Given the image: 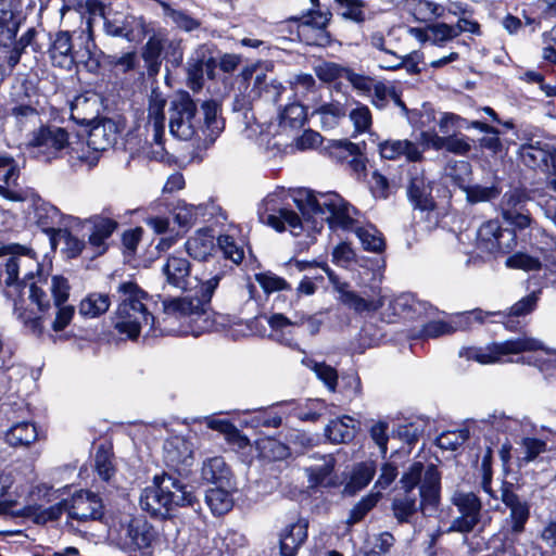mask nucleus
I'll use <instances>...</instances> for the list:
<instances>
[{
	"instance_id": "obj_57",
	"label": "nucleus",
	"mask_w": 556,
	"mask_h": 556,
	"mask_svg": "<svg viewBox=\"0 0 556 556\" xmlns=\"http://www.w3.org/2000/svg\"><path fill=\"white\" fill-rule=\"evenodd\" d=\"M429 31L433 45H443L459 35V29L445 23L430 25Z\"/></svg>"
},
{
	"instance_id": "obj_20",
	"label": "nucleus",
	"mask_w": 556,
	"mask_h": 556,
	"mask_svg": "<svg viewBox=\"0 0 556 556\" xmlns=\"http://www.w3.org/2000/svg\"><path fill=\"white\" fill-rule=\"evenodd\" d=\"M49 58L54 66L71 71L78 62L79 52L74 51L72 37L68 31H59L55 34L50 48Z\"/></svg>"
},
{
	"instance_id": "obj_13",
	"label": "nucleus",
	"mask_w": 556,
	"mask_h": 556,
	"mask_svg": "<svg viewBox=\"0 0 556 556\" xmlns=\"http://www.w3.org/2000/svg\"><path fill=\"white\" fill-rule=\"evenodd\" d=\"M337 290L340 293V302L358 314L378 311L388 298L380 287H370L368 291L363 292L364 296L350 290L345 283L339 286Z\"/></svg>"
},
{
	"instance_id": "obj_42",
	"label": "nucleus",
	"mask_w": 556,
	"mask_h": 556,
	"mask_svg": "<svg viewBox=\"0 0 556 556\" xmlns=\"http://www.w3.org/2000/svg\"><path fill=\"white\" fill-rule=\"evenodd\" d=\"M354 232L359 239L363 248L371 252H381L384 248V241L381 233L374 226L363 227L358 225Z\"/></svg>"
},
{
	"instance_id": "obj_47",
	"label": "nucleus",
	"mask_w": 556,
	"mask_h": 556,
	"mask_svg": "<svg viewBox=\"0 0 556 556\" xmlns=\"http://www.w3.org/2000/svg\"><path fill=\"white\" fill-rule=\"evenodd\" d=\"M332 149L333 153H338L339 155L345 153L350 155L352 157L350 165L355 172L361 173L365 170L366 165L361 156L359 148L356 143L349 140H339L332 144Z\"/></svg>"
},
{
	"instance_id": "obj_28",
	"label": "nucleus",
	"mask_w": 556,
	"mask_h": 556,
	"mask_svg": "<svg viewBox=\"0 0 556 556\" xmlns=\"http://www.w3.org/2000/svg\"><path fill=\"white\" fill-rule=\"evenodd\" d=\"M165 105L166 100L162 97V94L153 91L149 100L148 127L152 128L156 139H160L162 136H164Z\"/></svg>"
},
{
	"instance_id": "obj_1",
	"label": "nucleus",
	"mask_w": 556,
	"mask_h": 556,
	"mask_svg": "<svg viewBox=\"0 0 556 556\" xmlns=\"http://www.w3.org/2000/svg\"><path fill=\"white\" fill-rule=\"evenodd\" d=\"M119 303L113 316L115 330L130 340H136L142 330L148 337L168 333L155 325V317L148 311L144 301L149 294L134 281H124L117 287Z\"/></svg>"
},
{
	"instance_id": "obj_40",
	"label": "nucleus",
	"mask_w": 556,
	"mask_h": 556,
	"mask_svg": "<svg viewBox=\"0 0 556 556\" xmlns=\"http://www.w3.org/2000/svg\"><path fill=\"white\" fill-rule=\"evenodd\" d=\"M4 169L3 174V185L0 184V195L11 201H18L21 197L8 189V186L11 182H15L18 176V170L16 165L14 164L13 159L8 156H0V169Z\"/></svg>"
},
{
	"instance_id": "obj_38",
	"label": "nucleus",
	"mask_w": 556,
	"mask_h": 556,
	"mask_svg": "<svg viewBox=\"0 0 556 556\" xmlns=\"http://www.w3.org/2000/svg\"><path fill=\"white\" fill-rule=\"evenodd\" d=\"M348 108L340 101L324 103L314 110V113L320 116L321 123L327 127L338 125L339 121L346 115Z\"/></svg>"
},
{
	"instance_id": "obj_37",
	"label": "nucleus",
	"mask_w": 556,
	"mask_h": 556,
	"mask_svg": "<svg viewBox=\"0 0 556 556\" xmlns=\"http://www.w3.org/2000/svg\"><path fill=\"white\" fill-rule=\"evenodd\" d=\"M226 488L218 485L206 492L205 501L214 515H224L232 508L233 501Z\"/></svg>"
},
{
	"instance_id": "obj_41",
	"label": "nucleus",
	"mask_w": 556,
	"mask_h": 556,
	"mask_svg": "<svg viewBox=\"0 0 556 556\" xmlns=\"http://www.w3.org/2000/svg\"><path fill=\"white\" fill-rule=\"evenodd\" d=\"M349 117L354 127L353 137L366 134L370 130L372 125V115L367 105L356 102L355 108L349 112Z\"/></svg>"
},
{
	"instance_id": "obj_15",
	"label": "nucleus",
	"mask_w": 556,
	"mask_h": 556,
	"mask_svg": "<svg viewBox=\"0 0 556 556\" xmlns=\"http://www.w3.org/2000/svg\"><path fill=\"white\" fill-rule=\"evenodd\" d=\"M88 148L92 149L89 155H84L90 164H97L100 152H103L116 142L117 127L111 119H102L91 126L88 132Z\"/></svg>"
},
{
	"instance_id": "obj_63",
	"label": "nucleus",
	"mask_w": 556,
	"mask_h": 556,
	"mask_svg": "<svg viewBox=\"0 0 556 556\" xmlns=\"http://www.w3.org/2000/svg\"><path fill=\"white\" fill-rule=\"evenodd\" d=\"M92 225V231L109 239L117 228V222L102 215H96L87 219Z\"/></svg>"
},
{
	"instance_id": "obj_39",
	"label": "nucleus",
	"mask_w": 556,
	"mask_h": 556,
	"mask_svg": "<svg viewBox=\"0 0 556 556\" xmlns=\"http://www.w3.org/2000/svg\"><path fill=\"white\" fill-rule=\"evenodd\" d=\"M409 12L418 22H430L442 15L443 8L428 0H410Z\"/></svg>"
},
{
	"instance_id": "obj_51",
	"label": "nucleus",
	"mask_w": 556,
	"mask_h": 556,
	"mask_svg": "<svg viewBox=\"0 0 556 556\" xmlns=\"http://www.w3.org/2000/svg\"><path fill=\"white\" fill-rule=\"evenodd\" d=\"M203 207L201 205L194 206L187 203H178L174 210V219L180 227H190L193 225Z\"/></svg>"
},
{
	"instance_id": "obj_49",
	"label": "nucleus",
	"mask_w": 556,
	"mask_h": 556,
	"mask_svg": "<svg viewBox=\"0 0 556 556\" xmlns=\"http://www.w3.org/2000/svg\"><path fill=\"white\" fill-rule=\"evenodd\" d=\"M469 438V431L467 429H459L453 431L442 432L437 438V444L440 448L446 451H455L463 445Z\"/></svg>"
},
{
	"instance_id": "obj_46",
	"label": "nucleus",
	"mask_w": 556,
	"mask_h": 556,
	"mask_svg": "<svg viewBox=\"0 0 556 556\" xmlns=\"http://www.w3.org/2000/svg\"><path fill=\"white\" fill-rule=\"evenodd\" d=\"M164 14L169 17L179 28L186 31H192L200 27V22L184 11L173 9L167 2L156 0Z\"/></svg>"
},
{
	"instance_id": "obj_31",
	"label": "nucleus",
	"mask_w": 556,
	"mask_h": 556,
	"mask_svg": "<svg viewBox=\"0 0 556 556\" xmlns=\"http://www.w3.org/2000/svg\"><path fill=\"white\" fill-rule=\"evenodd\" d=\"M204 125L202 132L205 139L213 143L224 129V121L218 116V105L215 101H206L202 104Z\"/></svg>"
},
{
	"instance_id": "obj_16",
	"label": "nucleus",
	"mask_w": 556,
	"mask_h": 556,
	"mask_svg": "<svg viewBox=\"0 0 556 556\" xmlns=\"http://www.w3.org/2000/svg\"><path fill=\"white\" fill-rule=\"evenodd\" d=\"M162 274L167 285L181 291L191 290L199 282L198 278L191 275V263L181 256H168L162 266Z\"/></svg>"
},
{
	"instance_id": "obj_44",
	"label": "nucleus",
	"mask_w": 556,
	"mask_h": 556,
	"mask_svg": "<svg viewBox=\"0 0 556 556\" xmlns=\"http://www.w3.org/2000/svg\"><path fill=\"white\" fill-rule=\"evenodd\" d=\"M520 155L523 163L532 168L546 167L548 161L552 159V155L547 150L532 144L522 146Z\"/></svg>"
},
{
	"instance_id": "obj_34",
	"label": "nucleus",
	"mask_w": 556,
	"mask_h": 556,
	"mask_svg": "<svg viewBox=\"0 0 556 556\" xmlns=\"http://www.w3.org/2000/svg\"><path fill=\"white\" fill-rule=\"evenodd\" d=\"M375 466L372 464L363 463L357 465L346 482L343 493L346 495H354L356 492L364 489L375 476Z\"/></svg>"
},
{
	"instance_id": "obj_50",
	"label": "nucleus",
	"mask_w": 556,
	"mask_h": 556,
	"mask_svg": "<svg viewBox=\"0 0 556 556\" xmlns=\"http://www.w3.org/2000/svg\"><path fill=\"white\" fill-rule=\"evenodd\" d=\"M94 468L98 476L104 481H109L115 472V468L112 463V454L104 446H100L97 450L94 456Z\"/></svg>"
},
{
	"instance_id": "obj_3",
	"label": "nucleus",
	"mask_w": 556,
	"mask_h": 556,
	"mask_svg": "<svg viewBox=\"0 0 556 556\" xmlns=\"http://www.w3.org/2000/svg\"><path fill=\"white\" fill-rule=\"evenodd\" d=\"M294 201L304 217L320 216L332 230L354 231L359 225V212L336 192L316 194L306 190Z\"/></svg>"
},
{
	"instance_id": "obj_17",
	"label": "nucleus",
	"mask_w": 556,
	"mask_h": 556,
	"mask_svg": "<svg viewBox=\"0 0 556 556\" xmlns=\"http://www.w3.org/2000/svg\"><path fill=\"white\" fill-rule=\"evenodd\" d=\"M544 351L551 354L552 350L544 346V344L531 337H521L513 340H507L501 343H493L489 345V363L501 362L503 356L509 354H519L522 352Z\"/></svg>"
},
{
	"instance_id": "obj_19",
	"label": "nucleus",
	"mask_w": 556,
	"mask_h": 556,
	"mask_svg": "<svg viewBox=\"0 0 556 556\" xmlns=\"http://www.w3.org/2000/svg\"><path fill=\"white\" fill-rule=\"evenodd\" d=\"M102 509V501L98 495L89 491H79L73 495L67 513L73 519L86 521L100 518Z\"/></svg>"
},
{
	"instance_id": "obj_60",
	"label": "nucleus",
	"mask_w": 556,
	"mask_h": 556,
	"mask_svg": "<svg viewBox=\"0 0 556 556\" xmlns=\"http://www.w3.org/2000/svg\"><path fill=\"white\" fill-rule=\"evenodd\" d=\"M15 0H0V28H8L12 35L17 31V23L14 21Z\"/></svg>"
},
{
	"instance_id": "obj_54",
	"label": "nucleus",
	"mask_w": 556,
	"mask_h": 556,
	"mask_svg": "<svg viewBox=\"0 0 556 556\" xmlns=\"http://www.w3.org/2000/svg\"><path fill=\"white\" fill-rule=\"evenodd\" d=\"M338 4L341 15L355 23H363L365 21L364 7L362 0H334Z\"/></svg>"
},
{
	"instance_id": "obj_6",
	"label": "nucleus",
	"mask_w": 556,
	"mask_h": 556,
	"mask_svg": "<svg viewBox=\"0 0 556 556\" xmlns=\"http://www.w3.org/2000/svg\"><path fill=\"white\" fill-rule=\"evenodd\" d=\"M162 306L166 316L164 320L173 318L181 323L186 326L184 332L190 331L193 336H199L215 328L212 313L199 296L186 295L165 299Z\"/></svg>"
},
{
	"instance_id": "obj_29",
	"label": "nucleus",
	"mask_w": 556,
	"mask_h": 556,
	"mask_svg": "<svg viewBox=\"0 0 556 556\" xmlns=\"http://www.w3.org/2000/svg\"><path fill=\"white\" fill-rule=\"evenodd\" d=\"M104 31L113 37H122L127 40L134 39V27L140 22L135 16H119L115 14L112 18L103 15Z\"/></svg>"
},
{
	"instance_id": "obj_14",
	"label": "nucleus",
	"mask_w": 556,
	"mask_h": 556,
	"mask_svg": "<svg viewBox=\"0 0 556 556\" xmlns=\"http://www.w3.org/2000/svg\"><path fill=\"white\" fill-rule=\"evenodd\" d=\"M484 321V312L472 311L456 315L450 321L433 320L427 323L422 328V337L438 338L440 336L451 334L457 330H466L472 327L473 323L482 325Z\"/></svg>"
},
{
	"instance_id": "obj_7",
	"label": "nucleus",
	"mask_w": 556,
	"mask_h": 556,
	"mask_svg": "<svg viewBox=\"0 0 556 556\" xmlns=\"http://www.w3.org/2000/svg\"><path fill=\"white\" fill-rule=\"evenodd\" d=\"M0 255H9L0 271V279L8 288L17 291L21 286L26 287L27 280L35 279L34 269L39 271L36 252L28 247L11 243L0 248Z\"/></svg>"
},
{
	"instance_id": "obj_32",
	"label": "nucleus",
	"mask_w": 556,
	"mask_h": 556,
	"mask_svg": "<svg viewBox=\"0 0 556 556\" xmlns=\"http://www.w3.org/2000/svg\"><path fill=\"white\" fill-rule=\"evenodd\" d=\"M325 431L330 441L345 443L354 438V419L350 416L333 419L327 425Z\"/></svg>"
},
{
	"instance_id": "obj_45",
	"label": "nucleus",
	"mask_w": 556,
	"mask_h": 556,
	"mask_svg": "<svg viewBox=\"0 0 556 556\" xmlns=\"http://www.w3.org/2000/svg\"><path fill=\"white\" fill-rule=\"evenodd\" d=\"M369 97H371V104L382 110L388 105L390 100L397 101V90L391 84L388 85L383 81L376 80Z\"/></svg>"
},
{
	"instance_id": "obj_8",
	"label": "nucleus",
	"mask_w": 556,
	"mask_h": 556,
	"mask_svg": "<svg viewBox=\"0 0 556 556\" xmlns=\"http://www.w3.org/2000/svg\"><path fill=\"white\" fill-rule=\"evenodd\" d=\"M260 220L281 232L287 228L298 236L302 230V220L299 215L288 207L281 193L268 194L258 206Z\"/></svg>"
},
{
	"instance_id": "obj_36",
	"label": "nucleus",
	"mask_w": 556,
	"mask_h": 556,
	"mask_svg": "<svg viewBox=\"0 0 556 556\" xmlns=\"http://www.w3.org/2000/svg\"><path fill=\"white\" fill-rule=\"evenodd\" d=\"M111 301L108 294L91 293L81 300L79 314L87 318H96L108 312Z\"/></svg>"
},
{
	"instance_id": "obj_26",
	"label": "nucleus",
	"mask_w": 556,
	"mask_h": 556,
	"mask_svg": "<svg viewBox=\"0 0 556 556\" xmlns=\"http://www.w3.org/2000/svg\"><path fill=\"white\" fill-rule=\"evenodd\" d=\"M501 498L504 505L510 510V519L513 522V530L521 532L525 523L529 518V506L526 502L521 501L510 489L503 488L501 491Z\"/></svg>"
},
{
	"instance_id": "obj_4",
	"label": "nucleus",
	"mask_w": 556,
	"mask_h": 556,
	"mask_svg": "<svg viewBox=\"0 0 556 556\" xmlns=\"http://www.w3.org/2000/svg\"><path fill=\"white\" fill-rule=\"evenodd\" d=\"M139 505L151 517L167 518L178 506H199L197 496L175 477L155 476L153 483L141 491Z\"/></svg>"
},
{
	"instance_id": "obj_59",
	"label": "nucleus",
	"mask_w": 556,
	"mask_h": 556,
	"mask_svg": "<svg viewBox=\"0 0 556 556\" xmlns=\"http://www.w3.org/2000/svg\"><path fill=\"white\" fill-rule=\"evenodd\" d=\"M255 279L267 293L290 289V285L283 278L271 273L256 274Z\"/></svg>"
},
{
	"instance_id": "obj_48",
	"label": "nucleus",
	"mask_w": 556,
	"mask_h": 556,
	"mask_svg": "<svg viewBox=\"0 0 556 556\" xmlns=\"http://www.w3.org/2000/svg\"><path fill=\"white\" fill-rule=\"evenodd\" d=\"M519 445L522 454L520 463H531L546 451V442L536 438H522Z\"/></svg>"
},
{
	"instance_id": "obj_58",
	"label": "nucleus",
	"mask_w": 556,
	"mask_h": 556,
	"mask_svg": "<svg viewBox=\"0 0 556 556\" xmlns=\"http://www.w3.org/2000/svg\"><path fill=\"white\" fill-rule=\"evenodd\" d=\"M505 265L508 268L522 269L526 271L538 270L541 267V263L538 258L525 253H516L507 257Z\"/></svg>"
},
{
	"instance_id": "obj_9",
	"label": "nucleus",
	"mask_w": 556,
	"mask_h": 556,
	"mask_svg": "<svg viewBox=\"0 0 556 556\" xmlns=\"http://www.w3.org/2000/svg\"><path fill=\"white\" fill-rule=\"evenodd\" d=\"M72 141L68 132L56 126L41 127L34 131L28 148L30 153L43 161H51L68 152Z\"/></svg>"
},
{
	"instance_id": "obj_62",
	"label": "nucleus",
	"mask_w": 556,
	"mask_h": 556,
	"mask_svg": "<svg viewBox=\"0 0 556 556\" xmlns=\"http://www.w3.org/2000/svg\"><path fill=\"white\" fill-rule=\"evenodd\" d=\"M296 96L306 97L316 90V80L311 74H299L290 81Z\"/></svg>"
},
{
	"instance_id": "obj_12",
	"label": "nucleus",
	"mask_w": 556,
	"mask_h": 556,
	"mask_svg": "<svg viewBox=\"0 0 556 556\" xmlns=\"http://www.w3.org/2000/svg\"><path fill=\"white\" fill-rule=\"evenodd\" d=\"M452 503L457 507L459 516L453 519L448 532L467 533L473 530L480 520L482 503L472 492L456 491Z\"/></svg>"
},
{
	"instance_id": "obj_52",
	"label": "nucleus",
	"mask_w": 556,
	"mask_h": 556,
	"mask_svg": "<svg viewBox=\"0 0 556 556\" xmlns=\"http://www.w3.org/2000/svg\"><path fill=\"white\" fill-rule=\"evenodd\" d=\"M380 498L379 493L369 494L363 497L350 511V516L346 520L349 526L359 522L369 510H371Z\"/></svg>"
},
{
	"instance_id": "obj_33",
	"label": "nucleus",
	"mask_w": 556,
	"mask_h": 556,
	"mask_svg": "<svg viewBox=\"0 0 556 556\" xmlns=\"http://www.w3.org/2000/svg\"><path fill=\"white\" fill-rule=\"evenodd\" d=\"M214 249V238L207 231L199 230L186 242L188 254L195 260H205Z\"/></svg>"
},
{
	"instance_id": "obj_2",
	"label": "nucleus",
	"mask_w": 556,
	"mask_h": 556,
	"mask_svg": "<svg viewBox=\"0 0 556 556\" xmlns=\"http://www.w3.org/2000/svg\"><path fill=\"white\" fill-rule=\"evenodd\" d=\"M401 482L406 494L403 497L394 498L392 510L400 523L409 522V518L416 513V497L409 495V491L420 483L421 508L435 507L440 497V473L430 465L425 469L422 463H414L406 471Z\"/></svg>"
},
{
	"instance_id": "obj_61",
	"label": "nucleus",
	"mask_w": 556,
	"mask_h": 556,
	"mask_svg": "<svg viewBox=\"0 0 556 556\" xmlns=\"http://www.w3.org/2000/svg\"><path fill=\"white\" fill-rule=\"evenodd\" d=\"M541 291H533L532 293L528 294L527 296L522 298L518 302H516L510 307V315L511 316H526L530 313H532L538 304V301L540 299Z\"/></svg>"
},
{
	"instance_id": "obj_35",
	"label": "nucleus",
	"mask_w": 556,
	"mask_h": 556,
	"mask_svg": "<svg viewBox=\"0 0 556 556\" xmlns=\"http://www.w3.org/2000/svg\"><path fill=\"white\" fill-rule=\"evenodd\" d=\"M407 193L416 208H420L422 211L433 208L430 188L426 185L422 177L416 176L410 179Z\"/></svg>"
},
{
	"instance_id": "obj_5",
	"label": "nucleus",
	"mask_w": 556,
	"mask_h": 556,
	"mask_svg": "<svg viewBox=\"0 0 556 556\" xmlns=\"http://www.w3.org/2000/svg\"><path fill=\"white\" fill-rule=\"evenodd\" d=\"M29 299L42 313L50 308L51 298L56 308L55 318L51 326L54 331L63 330L74 316V306L65 305L70 295L67 279L61 276H53L51 280L41 275L29 283Z\"/></svg>"
},
{
	"instance_id": "obj_53",
	"label": "nucleus",
	"mask_w": 556,
	"mask_h": 556,
	"mask_svg": "<svg viewBox=\"0 0 556 556\" xmlns=\"http://www.w3.org/2000/svg\"><path fill=\"white\" fill-rule=\"evenodd\" d=\"M204 59L199 55L189 59L187 64V77L189 87L197 91L202 88L203 73H204Z\"/></svg>"
},
{
	"instance_id": "obj_27",
	"label": "nucleus",
	"mask_w": 556,
	"mask_h": 556,
	"mask_svg": "<svg viewBox=\"0 0 556 556\" xmlns=\"http://www.w3.org/2000/svg\"><path fill=\"white\" fill-rule=\"evenodd\" d=\"M38 439L36 426L28 421L16 422L5 432V442L14 447H26Z\"/></svg>"
},
{
	"instance_id": "obj_25",
	"label": "nucleus",
	"mask_w": 556,
	"mask_h": 556,
	"mask_svg": "<svg viewBox=\"0 0 556 556\" xmlns=\"http://www.w3.org/2000/svg\"><path fill=\"white\" fill-rule=\"evenodd\" d=\"M99 112V97L96 93L79 94L71 102V118L77 124H90Z\"/></svg>"
},
{
	"instance_id": "obj_30",
	"label": "nucleus",
	"mask_w": 556,
	"mask_h": 556,
	"mask_svg": "<svg viewBox=\"0 0 556 556\" xmlns=\"http://www.w3.org/2000/svg\"><path fill=\"white\" fill-rule=\"evenodd\" d=\"M279 129L282 132H292L302 128L306 122V110L302 104L291 103L279 114Z\"/></svg>"
},
{
	"instance_id": "obj_24",
	"label": "nucleus",
	"mask_w": 556,
	"mask_h": 556,
	"mask_svg": "<svg viewBox=\"0 0 556 556\" xmlns=\"http://www.w3.org/2000/svg\"><path fill=\"white\" fill-rule=\"evenodd\" d=\"M201 477L208 483L232 486L233 475L222 456H212L203 460Z\"/></svg>"
},
{
	"instance_id": "obj_10",
	"label": "nucleus",
	"mask_w": 556,
	"mask_h": 556,
	"mask_svg": "<svg viewBox=\"0 0 556 556\" xmlns=\"http://www.w3.org/2000/svg\"><path fill=\"white\" fill-rule=\"evenodd\" d=\"M197 105L189 93H178L169 106V131L180 140H190L198 130Z\"/></svg>"
},
{
	"instance_id": "obj_56",
	"label": "nucleus",
	"mask_w": 556,
	"mask_h": 556,
	"mask_svg": "<svg viewBox=\"0 0 556 556\" xmlns=\"http://www.w3.org/2000/svg\"><path fill=\"white\" fill-rule=\"evenodd\" d=\"M299 35L307 43L312 46L326 47L330 43V35L327 29L314 30L307 24L299 25Z\"/></svg>"
},
{
	"instance_id": "obj_23",
	"label": "nucleus",
	"mask_w": 556,
	"mask_h": 556,
	"mask_svg": "<svg viewBox=\"0 0 556 556\" xmlns=\"http://www.w3.org/2000/svg\"><path fill=\"white\" fill-rule=\"evenodd\" d=\"M308 521L300 518L288 525L280 534V554L295 556L301 545L307 539Z\"/></svg>"
},
{
	"instance_id": "obj_22",
	"label": "nucleus",
	"mask_w": 556,
	"mask_h": 556,
	"mask_svg": "<svg viewBox=\"0 0 556 556\" xmlns=\"http://www.w3.org/2000/svg\"><path fill=\"white\" fill-rule=\"evenodd\" d=\"M381 157L386 160H397L402 156L407 162H419L422 160V152L419 146L410 140H384L378 146Z\"/></svg>"
},
{
	"instance_id": "obj_21",
	"label": "nucleus",
	"mask_w": 556,
	"mask_h": 556,
	"mask_svg": "<svg viewBox=\"0 0 556 556\" xmlns=\"http://www.w3.org/2000/svg\"><path fill=\"white\" fill-rule=\"evenodd\" d=\"M77 219L63 215L58 207L47 202L35 204L34 222L47 233H54L61 226H72Z\"/></svg>"
},
{
	"instance_id": "obj_43",
	"label": "nucleus",
	"mask_w": 556,
	"mask_h": 556,
	"mask_svg": "<svg viewBox=\"0 0 556 556\" xmlns=\"http://www.w3.org/2000/svg\"><path fill=\"white\" fill-rule=\"evenodd\" d=\"M302 363L317 375V377L326 384L329 391H336L338 374L334 368L326 365L325 363H318L307 357L303 358Z\"/></svg>"
},
{
	"instance_id": "obj_11",
	"label": "nucleus",
	"mask_w": 556,
	"mask_h": 556,
	"mask_svg": "<svg viewBox=\"0 0 556 556\" xmlns=\"http://www.w3.org/2000/svg\"><path fill=\"white\" fill-rule=\"evenodd\" d=\"M115 542L125 551L148 548L156 539V532L151 523L142 517L127 518L115 529Z\"/></svg>"
},
{
	"instance_id": "obj_64",
	"label": "nucleus",
	"mask_w": 556,
	"mask_h": 556,
	"mask_svg": "<svg viewBox=\"0 0 556 556\" xmlns=\"http://www.w3.org/2000/svg\"><path fill=\"white\" fill-rule=\"evenodd\" d=\"M219 548L227 553H233L238 547L245 544V538L233 530H226L219 534Z\"/></svg>"
},
{
	"instance_id": "obj_55",
	"label": "nucleus",
	"mask_w": 556,
	"mask_h": 556,
	"mask_svg": "<svg viewBox=\"0 0 556 556\" xmlns=\"http://www.w3.org/2000/svg\"><path fill=\"white\" fill-rule=\"evenodd\" d=\"M218 247L226 258L239 264L244 257V251L241 245L230 235H220L217 239Z\"/></svg>"
},
{
	"instance_id": "obj_18",
	"label": "nucleus",
	"mask_w": 556,
	"mask_h": 556,
	"mask_svg": "<svg viewBox=\"0 0 556 556\" xmlns=\"http://www.w3.org/2000/svg\"><path fill=\"white\" fill-rule=\"evenodd\" d=\"M163 458L167 466L176 470L186 469L193 463V446L184 437H170L164 442Z\"/></svg>"
}]
</instances>
